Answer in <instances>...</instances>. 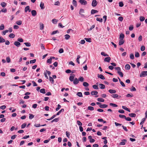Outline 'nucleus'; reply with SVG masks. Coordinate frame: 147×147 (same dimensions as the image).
<instances>
[{
    "mask_svg": "<svg viewBox=\"0 0 147 147\" xmlns=\"http://www.w3.org/2000/svg\"><path fill=\"white\" fill-rule=\"evenodd\" d=\"M79 2L82 5H86L87 4V1L85 0H79Z\"/></svg>",
    "mask_w": 147,
    "mask_h": 147,
    "instance_id": "obj_2",
    "label": "nucleus"
},
{
    "mask_svg": "<svg viewBox=\"0 0 147 147\" xmlns=\"http://www.w3.org/2000/svg\"><path fill=\"white\" fill-rule=\"evenodd\" d=\"M109 105L110 106H112L113 107H118V105H117L113 103H110Z\"/></svg>",
    "mask_w": 147,
    "mask_h": 147,
    "instance_id": "obj_51",
    "label": "nucleus"
},
{
    "mask_svg": "<svg viewBox=\"0 0 147 147\" xmlns=\"http://www.w3.org/2000/svg\"><path fill=\"white\" fill-rule=\"evenodd\" d=\"M130 59H134V55L133 54V53H131L130 54Z\"/></svg>",
    "mask_w": 147,
    "mask_h": 147,
    "instance_id": "obj_60",
    "label": "nucleus"
},
{
    "mask_svg": "<svg viewBox=\"0 0 147 147\" xmlns=\"http://www.w3.org/2000/svg\"><path fill=\"white\" fill-rule=\"evenodd\" d=\"M119 6L120 7H122L124 5L122 1L119 2Z\"/></svg>",
    "mask_w": 147,
    "mask_h": 147,
    "instance_id": "obj_46",
    "label": "nucleus"
},
{
    "mask_svg": "<svg viewBox=\"0 0 147 147\" xmlns=\"http://www.w3.org/2000/svg\"><path fill=\"white\" fill-rule=\"evenodd\" d=\"M130 91H136V89L134 86H132L131 88L130 89Z\"/></svg>",
    "mask_w": 147,
    "mask_h": 147,
    "instance_id": "obj_59",
    "label": "nucleus"
},
{
    "mask_svg": "<svg viewBox=\"0 0 147 147\" xmlns=\"http://www.w3.org/2000/svg\"><path fill=\"white\" fill-rule=\"evenodd\" d=\"M97 100L100 102H103L104 101V100L103 98H98Z\"/></svg>",
    "mask_w": 147,
    "mask_h": 147,
    "instance_id": "obj_35",
    "label": "nucleus"
},
{
    "mask_svg": "<svg viewBox=\"0 0 147 147\" xmlns=\"http://www.w3.org/2000/svg\"><path fill=\"white\" fill-rule=\"evenodd\" d=\"M124 37V34L122 33L119 36V40H123Z\"/></svg>",
    "mask_w": 147,
    "mask_h": 147,
    "instance_id": "obj_17",
    "label": "nucleus"
},
{
    "mask_svg": "<svg viewBox=\"0 0 147 147\" xmlns=\"http://www.w3.org/2000/svg\"><path fill=\"white\" fill-rule=\"evenodd\" d=\"M84 39L87 42H91V39L90 38H85Z\"/></svg>",
    "mask_w": 147,
    "mask_h": 147,
    "instance_id": "obj_49",
    "label": "nucleus"
},
{
    "mask_svg": "<svg viewBox=\"0 0 147 147\" xmlns=\"http://www.w3.org/2000/svg\"><path fill=\"white\" fill-rule=\"evenodd\" d=\"M101 54L102 55L104 56H108L109 55L107 54H105L104 52H102L101 53Z\"/></svg>",
    "mask_w": 147,
    "mask_h": 147,
    "instance_id": "obj_57",
    "label": "nucleus"
},
{
    "mask_svg": "<svg viewBox=\"0 0 147 147\" xmlns=\"http://www.w3.org/2000/svg\"><path fill=\"white\" fill-rule=\"evenodd\" d=\"M14 44L17 47H18L20 46L21 44L18 41H16L14 42Z\"/></svg>",
    "mask_w": 147,
    "mask_h": 147,
    "instance_id": "obj_6",
    "label": "nucleus"
},
{
    "mask_svg": "<svg viewBox=\"0 0 147 147\" xmlns=\"http://www.w3.org/2000/svg\"><path fill=\"white\" fill-rule=\"evenodd\" d=\"M73 83L74 84L76 85L78 84L79 83L78 79L77 78H75L74 80Z\"/></svg>",
    "mask_w": 147,
    "mask_h": 147,
    "instance_id": "obj_13",
    "label": "nucleus"
},
{
    "mask_svg": "<svg viewBox=\"0 0 147 147\" xmlns=\"http://www.w3.org/2000/svg\"><path fill=\"white\" fill-rule=\"evenodd\" d=\"M125 41L124 40H119V45H121L124 44Z\"/></svg>",
    "mask_w": 147,
    "mask_h": 147,
    "instance_id": "obj_16",
    "label": "nucleus"
},
{
    "mask_svg": "<svg viewBox=\"0 0 147 147\" xmlns=\"http://www.w3.org/2000/svg\"><path fill=\"white\" fill-rule=\"evenodd\" d=\"M72 3L73 5L76 7L77 5V3L76 1L75 0H73Z\"/></svg>",
    "mask_w": 147,
    "mask_h": 147,
    "instance_id": "obj_43",
    "label": "nucleus"
},
{
    "mask_svg": "<svg viewBox=\"0 0 147 147\" xmlns=\"http://www.w3.org/2000/svg\"><path fill=\"white\" fill-rule=\"evenodd\" d=\"M24 44L27 47H29L31 46V44L30 42H25L24 43Z\"/></svg>",
    "mask_w": 147,
    "mask_h": 147,
    "instance_id": "obj_36",
    "label": "nucleus"
},
{
    "mask_svg": "<svg viewBox=\"0 0 147 147\" xmlns=\"http://www.w3.org/2000/svg\"><path fill=\"white\" fill-rule=\"evenodd\" d=\"M40 7L41 8V9H44L45 7H44V3H43L41 2L40 5Z\"/></svg>",
    "mask_w": 147,
    "mask_h": 147,
    "instance_id": "obj_25",
    "label": "nucleus"
},
{
    "mask_svg": "<svg viewBox=\"0 0 147 147\" xmlns=\"http://www.w3.org/2000/svg\"><path fill=\"white\" fill-rule=\"evenodd\" d=\"M40 29L41 30H42L44 28V25L42 23H40Z\"/></svg>",
    "mask_w": 147,
    "mask_h": 147,
    "instance_id": "obj_27",
    "label": "nucleus"
},
{
    "mask_svg": "<svg viewBox=\"0 0 147 147\" xmlns=\"http://www.w3.org/2000/svg\"><path fill=\"white\" fill-rule=\"evenodd\" d=\"M88 109L89 110L93 111L94 110V108L92 106H88Z\"/></svg>",
    "mask_w": 147,
    "mask_h": 147,
    "instance_id": "obj_40",
    "label": "nucleus"
},
{
    "mask_svg": "<svg viewBox=\"0 0 147 147\" xmlns=\"http://www.w3.org/2000/svg\"><path fill=\"white\" fill-rule=\"evenodd\" d=\"M84 13V10L82 9H81L80 10L79 13L82 16H84L83 13Z\"/></svg>",
    "mask_w": 147,
    "mask_h": 147,
    "instance_id": "obj_11",
    "label": "nucleus"
},
{
    "mask_svg": "<svg viewBox=\"0 0 147 147\" xmlns=\"http://www.w3.org/2000/svg\"><path fill=\"white\" fill-rule=\"evenodd\" d=\"M99 107L100 108H104L107 107H108V105L106 104H101L99 105Z\"/></svg>",
    "mask_w": 147,
    "mask_h": 147,
    "instance_id": "obj_10",
    "label": "nucleus"
},
{
    "mask_svg": "<svg viewBox=\"0 0 147 147\" xmlns=\"http://www.w3.org/2000/svg\"><path fill=\"white\" fill-rule=\"evenodd\" d=\"M16 23L17 24L19 25H20L22 24V22L21 21H20V20L16 22Z\"/></svg>",
    "mask_w": 147,
    "mask_h": 147,
    "instance_id": "obj_53",
    "label": "nucleus"
},
{
    "mask_svg": "<svg viewBox=\"0 0 147 147\" xmlns=\"http://www.w3.org/2000/svg\"><path fill=\"white\" fill-rule=\"evenodd\" d=\"M96 20L98 21H99L100 22H102V19L101 18H96Z\"/></svg>",
    "mask_w": 147,
    "mask_h": 147,
    "instance_id": "obj_55",
    "label": "nucleus"
},
{
    "mask_svg": "<svg viewBox=\"0 0 147 147\" xmlns=\"http://www.w3.org/2000/svg\"><path fill=\"white\" fill-rule=\"evenodd\" d=\"M5 41V39H3L2 36L0 37V43L4 42Z\"/></svg>",
    "mask_w": 147,
    "mask_h": 147,
    "instance_id": "obj_23",
    "label": "nucleus"
},
{
    "mask_svg": "<svg viewBox=\"0 0 147 147\" xmlns=\"http://www.w3.org/2000/svg\"><path fill=\"white\" fill-rule=\"evenodd\" d=\"M28 11L29 12H30L31 11L30 9V7L29 6L26 7L24 9V11L25 12H27Z\"/></svg>",
    "mask_w": 147,
    "mask_h": 147,
    "instance_id": "obj_9",
    "label": "nucleus"
},
{
    "mask_svg": "<svg viewBox=\"0 0 147 147\" xmlns=\"http://www.w3.org/2000/svg\"><path fill=\"white\" fill-rule=\"evenodd\" d=\"M122 142H120L119 143L120 145H124L125 144V143L127 142V140L125 139H123L122 140Z\"/></svg>",
    "mask_w": 147,
    "mask_h": 147,
    "instance_id": "obj_8",
    "label": "nucleus"
},
{
    "mask_svg": "<svg viewBox=\"0 0 147 147\" xmlns=\"http://www.w3.org/2000/svg\"><path fill=\"white\" fill-rule=\"evenodd\" d=\"M122 108L123 109L125 110H126L129 112H130V109H128V108H127V107H125V106H122Z\"/></svg>",
    "mask_w": 147,
    "mask_h": 147,
    "instance_id": "obj_22",
    "label": "nucleus"
},
{
    "mask_svg": "<svg viewBox=\"0 0 147 147\" xmlns=\"http://www.w3.org/2000/svg\"><path fill=\"white\" fill-rule=\"evenodd\" d=\"M65 133L67 137L68 138H69L70 135L69 132L68 131H66Z\"/></svg>",
    "mask_w": 147,
    "mask_h": 147,
    "instance_id": "obj_54",
    "label": "nucleus"
},
{
    "mask_svg": "<svg viewBox=\"0 0 147 147\" xmlns=\"http://www.w3.org/2000/svg\"><path fill=\"white\" fill-rule=\"evenodd\" d=\"M76 95L79 97H82V93L81 92H79L77 93Z\"/></svg>",
    "mask_w": 147,
    "mask_h": 147,
    "instance_id": "obj_34",
    "label": "nucleus"
},
{
    "mask_svg": "<svg viewBox=\"0 0 147 147\" xmlns=\"http://www.w3.org/2000/svg\"><path fill=\"white\" fill-rule=\"evenodd\" d=\"M65 38L66 40H68L69 39V38H70V36L68 34H66L65 36Z\"/></svg>",
    "mask_w": 147,
    "mask_h": 147,
    "instance_id": "obj_45",
    "label": "nucleus"
},
{
    "mask_svg": "<svg viewBox=\"0 0 147 147\" xmlns=\"http://www.w3.org/2000/svg\"><path fill=\"white\" fill-rule=\"evenodd\" d=\"M78 81L82 82L84 81V78L82 77H80L78 79Z\"/></svg>",
    "mask_w": 147,
    "mask_h": 147,
    "instance_id": "obj_38",
    "label": "nucleus"
},
{
    "mask_svg": "<svg viewBox=\"0 0 147 147\" xmlns=\"http://www.w3.org/2000/svg\"><path fill=\"white\" fill-rule=\"evenodd\" d=\"M125 68L127 70H129L130 68V66L129 64H127L125 66Z\"/></svg>",
    "mask_w": 147,
    "mask_h": 147,
    "instance_id": "obj_26",
    "label": "nucleus"
},
{
    "mask_svg": "<svg viewBox=\"0 0 147 147\" xmlns=\"http://www.w3.org/2000/svg\"><path fill=\"white\" fill-rule=\"evenodd\" d=\"M49 80L50 82H51V83L52 84L54 83V80L52 77L49 76Z\"/></svg>",
    "mask_w": 147,
    "mask_h": 147,
    "instance_id": "obj_28",
    "label": "nucleus"
},
{
    "mask_svg": "<svg viewBox=\"0 0 147 147\" xmlns=\"http://www.w3.org/2000/svg\"><path fill=\"white\" fill-rule=\"evenodd\" d=\"M107 137H105L102 138V139L103 140H105L104 141V143L106 144L107 143Z\"/></svg>",
    "mask_w": 147,
    "mask_h": 147,
    "instance_id": "obj_18",
    "label": "nucleus"
},
{
    "mask_svg": "<svg viewBox=\"0 0 147 147\" xmlns=\"http://www.w3.org/2000/svg\"><path fill=\"white\" fill-rule=\"evenodd\" d=\"M117 74L121 77H122L123 76V74L121 71H118L117 72Z\"/></svg>",
    "mask_w": 147,
    "mask_h": 147,
    "instance_id": "obj_39",
    "label": "nucleus"
},
{
    "mask_svg": "<svg viewBox=\"0 0 147 147\" xmlns=\"http://www.w3.org/2000/svg\"><path fill=\"white\" fill-rule=\"evenodd\" d=\"M83 86L85 87H88L89 86V84L86 82H83Z\"/></svg>",
    "mask_w": 147,
    "mask_h": 147,
    "instance_id": "obj_30",
    "label": "nucleus"
},
{
    "mask_svg": "<svg viewBox=\"0 0 147 147\" xmlns=\"http://www.w3.org/2000/svg\"><path fill=\"white\" fill-rule=\"evenodd\" d=\"M77 123L78 125L80 126H81L82 125V123L79 120L77 121Z\"/></svg>",
    "mask_w": 147,
    "mask_h": 147,
    "instance_id": "obj_56",
    "label": "nucleus"
},
{
    "mask_svg": "<svg viewBox=\"0 0 147 147\" xmlns=\"http://www.w3.org/2000/svg\"><path fill=\"white\" fill-rule=\"evenodd\" d=\"M36 61V59H34L30 61V64L34 63Z\"/></svg>",
    "mask_w": 147,
    "mask_h": 147,
    "instance_id": "obj_61",
    "label": "nucleus"
},
{
    "mask_svg": "<svg viewBox=\"0 0 147 147\" xmlns=\"http://www.w3.org/2000/svg\"><path fill=\"white\" fill-rule=\"evenodd\" d=\"M99 86L101 89H104L105 88V86L104 85L102 84H100Z\"/></svg>",
    "mask_w": 147,
    "mask_h": 147,
    "instance_id": "obj_21",
    "label": "nucleus"
},
{
    "mask_svg": "<svg viewBox=\"0 0 147 147\" xmlns=\"http://www.w3.org/2000/svg\"><path fill=\"white\" fill-rule=\"evenodd\" d=\"M129 115L131 117H135L136 116V114L134 113H131L129 114Z\"/></svg>",
    "mask_w": 147,
    "mask_h": 147,
    "instance_id": "obj_24",
    "label": "nucleus"
},
{
    "mask_svg": "<svg viewBox=\"0 0 147 147\" xmlns=\"http://www.w3.org/2000/svg\"><path fill=\"white\" fill-rule=\"evenodd\" d=\"M92 87L95 89H98V86L96 85H94L92 86Z\"/></svg>",
    "mask_w": 147,
    "mask_h": 147,
    "instance_id": "obj_52",
    "label": "nucleus"
},
{
    "mask_svg": "<svg viewBox=\"0 0 147 147\" xmlns=\"http://www.w3.org/2000/svg\"><path fill=\"white\" fill-rule=\"evenodd\" d=\"M34 116L32 114H29V119H31L34 117Z\"/></svg>",
    "mask_w": 147,
    "mask_h": 147,
    "instance_id": "obj_32",
    "label": "nucleus"
},
{
    "mask_svg": "<svg viewBox=\"0 0 147 147\" xmlns=\"http://www.w3.org/2000/svg\"><path fill=\"white\" fill-rule=\"evenodd\" d=\"M6 61L7 63H10L11 61L10 58L9 57H7L6 58Z\"/></svg>",
    "mask_w": 147,
    "mask_h": 147,
    "instance_id": "obj_47",
    "label": "nucleus"
},
{
    "mask_svg": "<svg viewBox=\"0 0 147 147\" xmlns=\"http://www.w3.org/2000/svg\"><path fill=\"white\" fill-rule=\"evenodd\" d=\"M145 47L144 46H142L140 48V50L142 51H143L145 50Z\"/></svg>",
    "mask_w": 147,
    "mask_h": 147,
    "instance_id": "obj_62",
    "label": "nucleus"
},
{
    "mask_svg": "<svg viewBox=\"0 0 147 147\" xmlns=\"http://www.w3.org/2000/svg\"><path fill=\"white\" fill-rule=\"evenodd\" d=\"M9 36L10 38H12L15 37V35L14 34L11 33L9 35Z\"/></svg>",
    "mask_w": 147,
    "mask_h": 147,
    "instance_id": "obj_37",
    "label": "nucleus"
},
{
    "mask_svg": "<svg viewBox=\"0 0 147 147\" xmlns=\"http://www.w3.org/2000/svg\"><path fill=\"white\" fill-rule=\"evenodd\" d=\"M4 26L3 24H1L0 26V30H2L4 29Z\"/></svg>",
    "mask_w": 147,
    "mask_h": 147,
    "instance_id": "obj_50",
    "label": "nucleus"
},
{
    "mask_svg": "<svg viewBox=\"0 0 147 147\" xmlns=\"http://www.w3.org/2000/svg\"><path fill=\"white\" fill-rule=\"evenodd\" d=\"M71 76L69 77V79L71 82L74 81L75 75L74 74H71Z\"/></svg>",
    "mask_w": 147,
    "mask_h": 147,
    "instance_id": "obj_5",
    "label": "nucleus"
},
{
    "mask_svg": "<svg viewBox=\"0 0 147 147\" xmlns=\"http://www.w3.org/2000/svg\"><path fill=\"white\" fill-rule=\"evenodd\" d=\"M52 21V22L54 24H56L57 22V20L55 19H53Z\"/></svg>",
    "mask_w": 147,
    "mask_h": 147,
    "instance_id": "obj_41",
    "label": "nucleus"
},
{
    "mask_svg": "<svg viewBox=\"0 0 147 147\" xmlns=\"http://www.w3.org/2000/svg\"><path fill=\"white\" fill-rule=\"evenodd\" d=\"M111 94L115 93L116 92V91L115 90H112L110 89L108 91Z\"/></svg>",
    "mask_w": 147,
    "mask_h": 147,
    "instance_id": "obj_19",
    "label": "nucleus"
},
{
    "mask_svg": "<svg viewBox=\"0 0 147 147\" xmlns=\"http://www.w3.org/2000/svg\"><path fill=\"white\" fill-rule=\"evenodd\" d=\"M90 94L92 95H96L98 94V92L96 91H93L91 92Z\"/></svg>",
    "mask_w": 147,
    "mask_h": 147,
    "instance_id": "obj_7",
    "label": "nucleus"
},
{
    "mask_svg": "<svg viewBox=\"0 0 147 147\" xmlns=\"http://www.w3.org/2000/svg\"><path fill=\"white\" fill-rule=\"evenodd\" d=\"M111 60V58L110 57H107L105 58L104 59V61L106 62H109Z\"/></svg>",
    "mask_w": 147,
    "mask_h": 147,
    "instance_id": "obj_15",
    "label": "nucleus"
},
{
    "mask_svg": "<svg viewBox=\"0 0 147 147\" xmlns=\"http://www.w3.org/2000/svg\"><path fill=\"white\" fill-rule=\"evenodd\" d=\"M31 14L33 16H34L37 14V12L36 10H32L31 11Z\"/></svg>",
    "mask_w": 147,
    "mask_h": 147,
    "instance_id": "obj_12",
    "label": "nucleus"
},
{
    "mask_svg": "<svg viewBox=\"0 0 147 147\" xmlns=\"http://www.w3.org/2000/svg\"><path fill=\"white\" fill-rule=\"evenodd\" d=\"M1 5L2 7H4L7 5V3L4 2L1 3Z\"/></svg>",
    "mask_w": 147,
    "mask_h": 147,
    "instance_id": "obj_29",
    "label": "nucleus"
},
{
    "mask_svg": "<svg viewBox=\"0 0 147 147\" xmlns=\"http://www.w3.org/2000/svg\"><path fill=\"white\" fill-rule=\"evenodd\" d=\"M114 69L115 70L117 71V72H118V71H121V68L119 67H115Z\"/></svg>",
    "mask_w": 147,
    "mask_h": 147,
    "instance_id": "obj_31",
    "label": "nucleus"
},
{
    "mask_svg": "<svg viewBox=\"0 0 147 147\" xmlns=\"http://www.w3.org/2000/svg\"><path fill=\"white\" fill-rule=\"evenodd\" d=\"M111 96L114 98H119L121 97V96H119L117 94H112L111 95Z\"/></svg>",
    "mask_w": 147,
    "mask_h": 147,
    "instance_id": "obj_4",
    "label": "nucleus"
},
{
    "mask_svg": "<svg viewBox=\"0 0 147 147\" xmlns=\"http://www.w3.org/2000/svg\"><path fill=\"white\" fill-rule=\"evenodd\" d=\"M61 108V106L60 105L58 104L57 105V107L56 109V111H58L59 109H60Z\"/></svg>",
    "mask_w": 147,
    "mask_h": 147,
    "instance_id": "obj_63",
    "label": "nucleus"
},
{
    "mask_svg": "<svg viewBox=\"0 0 147 147\" xmlns=\"http://www.w3.org/2000/svg\"><path fill=\"white\" fill-rule=\"evenodd\" d=\"M98 12V11H97V10L92 9L91 10V13L92 14H93Z\"/></svg>",
    "mask_w": 147,
    "mask_h": 147,
    "instance_id": "obj_20",
    "label": "nucleus"
},
{
    "mask_svg": "<svg viewBox=\"0 0 147 147\" xmlns=\"http://www.w3.org/2000/svg\"><path fill=\"white\" fill-rule=\"evenodd\" d=\"M98 78H99L102 80L105 79V78L104 76L103 75H102V74L99 75V74H98Z\"/></svg>",
    "mask_w": 147,
    "mask_h": 147,
    "instance_id": "obj_14",
    "label": "nucleus"
},
{
    "mask_svg": "<svg viewBox=\"0 0 147 147\" xmlns=\"http://www.w3.org/2000/svg\"><path fill=\"white\" fill-rule=\"evenodd\" d=\"M145 19V18L143 16H140V21L141 22H143L144 21Z\"/></svg>",
    "mask_w": 147,
    "mask_h": 147,
    "instance_id": "obj_42",
    "label": "nucleus"
},
{
    "mask_svg": "<svg viewBox=\"0 0 147 147\" xmlns=\"http://www.w3.org/2000/svg\"><path fill=\"white\" fill-rule=\"evenodd\" d=\"M45 90L44 88H42L40 90V92L41 93L44 94L45 93Z\"/></svg>",
    "mask_w": 147,
    "mask_h": 147,
    "instance_id": "obj_33",
    "label": "nucleus"
},
{
    "mask_svg": "<svg viewBox=\"0 0 147 147\" xmlns=\"http://www.w3.org/2000/svg\"><path fill=\"white\" fill-rule=\"evenodd\" d=\"M97 4V2L96 0H93L92 3V7H96Z\"/></svg>",
    "mask_w": 147,
    "mask_h": 147,
    "instance_id": "obj_3",
    "label": "nucleus"
},
{
    "mask_svg": "<svg viewBox=\"0 0 147 147\" xmlns=\"http://www.w3.org/2000/svg\"><path fill=\"white\" fill-rule=\"evenodd\" d=\"M47 63L51 64L52 63V59L51 58H50L49 59H47Z\"/></svg>",
    "mask_w": 147,
    "mask_h": 147,
    "instance_id": "obj_44",
    "label": "nucleus"
},
{
    "mask_svg": "<svg viewBox=\"0 0 147 147\" xmlns=\"http://www.w3.org/2000/svg\"><path fill=\"white\" fill-rule=\"evenodd\" d=\"M17 40L19 42H23V40L21 38H18V39Z\"/></svg>",
    "mask_w": 147,
    "mask_h": 147,
    "instance_id": "obj_64",
    "label": "nucleus"
},
{
    "mask_svg": "<svg viewBox=\"0 0 147 147\" xmlns=\"http://www.w3.org/2000/svg\"><path fill=\"white\" fill-rule=\"evenodd\" d=\"M147 76V71H142L140 74V77H145Z\"/></svg>",
    "mask_w": 147,
    "mask_h": 147,
    "instance_id": "obj_1",
    "label": "nucleus"
},
{
    "mask_svg": "<svg viewBox=\"0 0 147 147\" xmlns=\"http://www.w3.org/2000/svg\"><path fill=\"white\" fill-rule=\"evenodd\" d=\"M135 56L136 57H138L140 56V54L138 52H136L135 53Z\"/></svg>",
    "mask_w": 147,
    "mask_h": 147,
    "instance_id": "obj_48",
    "label": "nucleus"
},
{
    "mask_svg": "<svg viewBox=\"0 0 147 147\" xmlns=\"http://www.w3.org/2000/svg\"><path fill=\"white\" fill-rule=\"evenodd\" d=\"M26 125V123H24L21 126V128L23 129L24 128Z\"/></svg>",
    "mask_w": 147,
    "mask_h": 147,
    "instance_id": "obj_58",
    "label": "nucleus"
}]
</instances>
